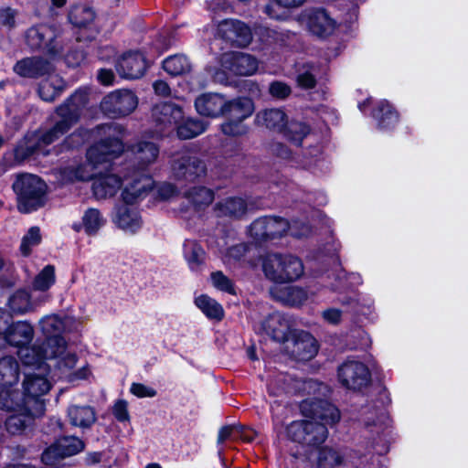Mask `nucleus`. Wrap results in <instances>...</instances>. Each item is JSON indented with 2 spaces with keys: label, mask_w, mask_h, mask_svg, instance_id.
<instances>
[{
  "label": "nucleus",
  "mask_w": 468,
  "mask_h": 468,
  "mask_svg": "<svg viewBox=\"0 0 468 468\" xmlns=\"http://www.w3.org/2000/svg\"><path fill=\"white\" fill-rule=\"evenodd\" d=\"M87 89L78 90L69 100L57 109L58 120L55 125L45 133L27 135L15 150L16 159L23 161L33 154L46 155V147L58 140L77 122L82 108L88 103Z\"/></svg>",
  "instance_id": "obj_1"
},
{
  "label": "nucleus",
  "mask_w": 468,
  "mask_h": 468,
  "mask_svg": "<svg viewBox=\"0 0 468 468\" xmlns=\"http://www.w3.org/2000/svg\"><path fill=\"white\" fill-rule=\"evenodd\" d=\"M108 137L95 144L87 152V164L76 167H66L63 174L68 180L86 181L93 179L92 170L99 165L112 161L123 151L122 137L123 130L117 124L99 127Z\"/></svg>",
  "instance_id": "obj_2"
},
{
  "label": "nucleus",
  "mask_w": 468,
  "mask_h": 468,
  "mask_svg": "<svg viewBox=\"0 0 468 468\" xmlns=\"http://www.w3.org/2000/svg\"><path fill=\"white\" fill-rule=\"evenodd\" d=\"M311 228L303 222L293 221L290 224L279 217H263L256 219L250 227V235L255 240L261 242L282 238L290 233L295 238L309 235Z\"/></svg>",
  "instance_id": "obj_3"
},
{
  "label": "nucleus",
  "mask_w": 468,
  "mask_h": 468,
  "mask_svg": "<svg viewBox=\"0 0 468 468\" xmlns=\"http://www.w3.org/2000/svg\"><path fill=\"white\" fill-rule=\"evenodd\" d=\"M262 271L268 280L276 283H286L302 277L304 268L296 256L274 253L264 258Z\"/></svg>",
  "instance_id": "obj_4"
},
{
  "label": "nucleus",
  "mask_w": 468,
  "mask_h": 468,
  "mask_svg": "<svg viewBox=\"0 0 468 468\" xmlns=\"http://www.w3.org/2000/svg\"><path fill=\"white\" fill-rule=\"evenodd\" d=\"M13 189L17 196L19 211L29 213L43 206L46 184L38 176L19 175L13 184Z\"/></svg>",
  "instance_id": "obj_5"
},
{
  "label": "nucleus",
  "mask_w": 468,
  "mask_h": 468,
  "mask_svg": "<svg viewBox=\"0 0 468 468\" xmlns=\"http://www.w3.org/2000/svg\"><path fill=\"white\" fill-rule=\"evenodd\" d=\"M20 399V392H5L0 395V408L15 412L5 420V429L12 435L22 433L36 418L41 416L32 414L31 406L27 405Z\"/></svg>",
  "instance_id": "obj_6"
},
{
  "label": "nucleus",
  "mask_w": 468,
  "mask_h": 468,
  "mask_svg": "<svg viewBox=\"0 0 468 468\" xmlns=\"http://www.w3.org/2000/svg\"><path fill=\"white\" fill-rule=\"evenodd\" d=\"M49 368H43L41 372L27 374L23 381V393L20 392L21 401L31 406V412L35 415H43L45 412V402L42 396L47 394L51 383L47 378Z\"/></svg>",
  "instance_id": "obj_7"
},
{
  "label": "nucleus",
  "mask_w": 468,
  "mask_h": 468,
  "mask_svg": "<svg viewBox=\"0 0 468 468\" xmlns=\"http://www.w3.org/2000/svg\"><path fill=\"white\" fill-rule=\"evenodd\" d=\"M58 346L50 349L48 356L50 360H54L53 367L58 371L59 378H66L69 382L87 379L90 375L88 366H83L78 370L73 371V367L77 363L75 354L67 350L66 341L57 340Z\"/></svg>",
  "instance_id": "obj_8"
},
{
  "label": "nucleus",
  "mask_w": 468,
  "mask_h": 468,
  "mask_svg": "<svg viewBox=\"0 0 468 468\" xmlns=\"http://www.w3.org/2000/svg\"><path fill=\"white\" fill-rule=\"evenodd\" d=\"M170 173L176 180L194 182L206 175L207 165L198 156L183 151L172 156Z\"/></svg>",
  "instance_id": "obj_9"
},
{
  "label": "nucleus",
  "mask_w": 468,
  "mask_h": 468,
  "mask_svg": "<svg viewBox=\"0 0 468 468\" xmlns=\"http://www.w3.org/2000/svg\"><path fill=\"white\" fill-rule=\"evenodd\" d=\"M287 433L292 441L312 446L322 444L328 435L324 424L311 419L292 421L287 427Z\"/></svg>",
  "instance_id": "obj_10"
},
{
  "label": "nucleus",
  "mask_w": 468,
  "mask_h": 468,
  "mask_svg": "<svg viewBox=\"0 0 468 468\" xmlns=\"http://www.w3.org/2000/svg\"><path fill=\"white\" fill-rule=\"evenodd\" d=\"M138 105V98L130 90H116L106 95L101 109L104 114L112 118L126 116L132 113Z\"/></svg>",
  "instance_id": "obj_11"
},
{
  "label": "nucleus",
  "mask_w": 468,
  "mask_h": 468,
  "mask_svg": "<svg viewBox=\"0 0 468 468\" xmlns=\"http://www.w3.org/2000/svg\"><path fill=\"white\" fill-rule=\"evenodd\" d=\"M299 22L319 37H326L334 33L336 22L323 8L305 9L298 16Z\"/></svg>",
  "instance_id": "obj_12"
},
{
  "label": "nucleus",
  "mask_w": 468,
  "mask_h": 468,
  "mask_svg": "<svg viewBox=\"0 0 468 468\" xmlns=\"http://www.w3.org/2000/svg\"><path fill=\"white\" fill-rule=\"evenodd\" d=\"M183 118L182 108L172 102L156 104L152 110V119L156 133L160 135L169 134L175 131L176 124L183 121Z\"/></svg>",
  "instance_id": "obj_13"
},
{
  "label": "nucleus",
  "mask_w": 468,
  "mask_h": 468,
  "mask_svg": "<svg viewBox=\"0 0 468 468\" xmlns=\"http://www.w3.org/2000/svg\"><path fill=\"white\" fill-rule=\"evenodd\" d=\"M154 180L146 175L133 174L126 176L121 193L122 203L136 206L153 189Z\"/></svg>",
  "instance_id": "obj_14"
},
{
  "label": "nucleus",
  "mask_w": 468,
  "mask_h": 468,
  "mask_svg": "<svg viewBox=\"0 0 468 468\" xmlns=\"http://www.w3.org/2000/svg\"><path fill=\"white\" fill-rule=\"evenodd\" d=\"M301 411L306 419L320 420L325 427L335 425L341 418L339 410L324 400L306 399L301 404Z\"/></svg>",
  "instance_id": "obj_15"
},
{
  "label": "nucleus",
  "mask_w": 468,
  "mask_h": 468,
  "mask_svg": "<svg viewBox=\"0 0 468 468\" xmlns=\"http://www.w3.org/2000/svg\"><path fill=\"white\" fill-rule=\"evenodd\" d=\"M338 379L346 388L356 389L369 382L370 373L362 362L347 360L338 368Z\"/></svg>",
  "instance_id": "obj_16"
},
{
  "label": "nucleus",
  "mask_w": 468,
  "mask_h": 468,
  "mask_svg": "<svg viewBox=\"0 0 468 468\" xmlns=\"http://www.w3.org/2000/svg\"><path fill=\"white\" fill-rule=\"evenodd\" d=\"M220 65L235 75L251 76L257 71L259 62L250 54L228 52L221 56Z\"/></svg>",
  "instance_id": "obj_17"
},
{
  "label": "nucleus",
  "mask_w": 468,
  "mask_h": 468,
  "mask_svg": "<svg viewBox=\"0 0 468 468\" xmlns=\"http://www.w3.org/2000/svg\"><path fill=\"white\" fill-rule=\"evenodd\" d=\"M55 38V30L46 25L32 27L26 33V42L30 48L44 49L50 55H55L59 51Z\"/></svg>",
  "instance_id": "obj_18"
},
{
  "label": "nucleus",
  "mask_w": 468,
  "mask_h": 468,
  "mask_svg": "<svg viewBox=\"0 0 468 468\" xmlns=\"http://www.w3.org/2000/svg\"><path fill=\"white\" fill-rule=\"evenodd\" d=\"M48 295L33 299L26 289L15 291L7 299L6 307L11 315H24L36 311L37 306L48 301Z\"/></svg>",
  "instance_id": "obj_19"
},
{
  "label": "nucleus",
  "mask_w": 468,
  "mask_h": 468,
  "mask_svg": "<svg viewBox=\"0 0 468 468\" xmlns=\"http://www.w3.org/2000/svg\"><path fill=\"white\" fill-rule=\"evenodd\" d=\"M147 63L140 52H127L116 63V71L120 77L127 80H136L143 77L146 71Z\"/></svg>",
  "instance_id": "obj_20"
},
{
  "label": "nucleus",
  "mask_w": 468,
  "mask_h": 468,
  "mask_svg": "<svg viewBox=\"0 0 468 468\" xmlns=\"http://www.w3.org/2000/svg\"><path fill=\"white\" fill-rule=\"evenodd\" d=\"M226 105L227 97L218 92H205L195 100V108L197 113L209 118L223 116Z\"/></svg>",
  "instance_id": "obj_21"
},
{
  "label": "nucleus",
  "mask_w": 468,
  "mask_h": 468,
  "mask_svg": "<svg viewBox=\"0 0 468 468\" xmlns=\"http://www.w3.org/2000/svg\"><path fill=\"white\" fill-rule=\"evenodd\" d=\"M13 70L22 78L37 79L49 74L53 70V66L48 59L36 56L18 60Z\"/></svg>",
  "instance_id": "obj_22"
},
{
  "label": "nucleus",
  "mask_w": 468,
  "mask_h": 468,
  "mask_svg": "<svg viewBox=\"0 0 468 468\" xmlns=\"http://www.w3.org/2000/svg\"><path fill=\"white\" fill-rule=\"evenodd\" d=\"M218 34L225 39L237 43L239 46H247L252 39L250 27L239 20L226 19L218 26Z\"/></svg>",
  "instance_id": "obj_23"
},
{
  "label": "nucleus",
  "mask_w": 468,
  "mask_h": 468,
  "mask_svg": "<svg viewBox=\"0 0 468 468\" xmlns=\"http://www.w3.org/2000/svg\"><path fill=\"white\" fill-rule=\"evenodd\" d=\"M112 220L120 229L130 233L136 232L143 224L137 207L124 203L115 207Z\"/></svg>",
  "instance_id": "obj_24"
},
{
  "label": "nucleus",
  "mask_w": 468,
  "mask_h": 468,
  "mask_svg": "<svg viewBox=\"0 0 468 468\" xmlns=\"http://www.w3.org/2000/svg\"><path fill=\"white\" fill-rule=\"evenodd\" d=\"M123 180L113 173H101L93 177L91 189L97 199L114 197L122 186Z\"/></svg>",
  "instance_id": "obj_25"
},
{
  "label": "nucleus",
  "mask_w": 468,
  "mask_h": 468,
  "mask_svg": "<svg viewBox=\"0 0 468 468\" xmlns=\"http://www.w3.org/2000/svg\"><path fill=\"white\" fill-rule=\"evenodd\" d=\"M20 378V366L18 361L12 356H5L0 357V395L5 392H19L12 390L11 388L16 386Z\"/></svg>",
  "instance_id": "obj_26"
},
{
  "label": "nucleus",
  "mask_w": 468,
  "mask_h": 468,
  "mask_svg": "<svg viewBox=\"0 0 468 468\" xmlns=\"http://www.w3.org/2000/svg\"><path fill=\"white\" fill-rule=\"evenodd\" d=\"M3 335L9 346L21 349L32 341L34 328L27 321H18L6 327Z\"/></svg>",
  "instance_id": "obj_27"
},
{
  "label": "nucleus",
  "mask_w": 468,
  "mask_h": 468,
  "mask_svg": "<svg viewBox=\"0 0 468 468\" xmlns=\"http://www.w3.org/2000/svg\"><path fill=\"white\" fill-rule=\"evenodd\" d=\"M39 325L43 335L46 336L44 342L47 347L55 348L58 346L57 340L65 341L61 336L62 332L65 329V323L63 319L58 314H49L44 316L39 321Z\"/></svg>",
  "instance_id": "obj_28"
},
{
  "label": "nucleus",
  "mask_w": 468,
  "mask_h": 468,
  "mask_svg": "<svg viewBox=\"0 0 468 468\" xmlns=\"http://www.w3.org/2000/svg\"><path fill=\"white\" fill-rule=\"evenodd\" d=\"M50 353V348L47 347L46 343L43 341L41 345H34L33 346H24L19 349L18 356L26 366L36 367L37 370L43 368H50V365H46V360H50L48 356Z\"/></svg>",
  "instance_id": "obj_29"
},
{
  "label": "nucleus",
  "mask_w": 468,
  "mask_h": 468,
  "mask_svg": "<svg viewBox=\"0 0 468 468\" xmlns=\"http://www.w3.org/2000/svg\"><path fill=\"white\" fill-rule=\"evenodd\" d=\"M132 152L140 169L154 164L159 155V147L154 142L140 140L132 146Z\"/></svg>",
  "instance_id": "obj_30"
},
{
  "label": "nucleus",
  "mask_w": 468,
  "mask_h": 468,
  "mask_svg": "<svg viewBox=\"0 0 468 468\" xmlns=\"http://www.w3.org/2000/svg\"><path fill=\"white\" fill-rule=\"evenodd\" d=\"M290 326L289 320L280 313L271 314L263 324L267 335L278 342H283L287 339Z\"/></svg>",
  "instance_id": "obj_31"
},
{
  "label": "nucleus",
  "mask_w": 468,
  "mask_h": 468,
  "mask_svg": "<svg viewBox=\"0 0 468 468\" xmlns=\"http://www.w3.org/2000/svg\"><path fill=\"white\" fill-rule=\"evenodd\" d=\"M254 111V105L250 99L239 97L235 99L227 98V105L224 109V115L229 119L243 121L250 117Z\"/></svg>",
  "instance_id": "obj_32"
},
{
  "label": "nucleus",
  "mask_w": 468,
  "mask_h": 468,
  "mask_svg": "<svg viewBox=\"0 0 468 468\" xmlns=\"http://www.w3.org/2000/svg\"><path fill=\"white\" fill-rule=\"evenodd\" d=\"M106 219L97 208H88L83 213L81 223H74L72 228L76 231L83 229L87 235L92 236L105 225Z\"/></svg>",
  "instance_id": "obj_33"
},
{
  "label": "nucleus",
  "mask_w": 468,
  "mask_h": 468,
  "mask_svg": "<svg viewBox=\"0 0 468 468\" xmlns=\"http://www.w3.org/2000/svg\"><path fill=\"white\" fill-rule=\"evenodd\" d=\"M68 417L71 425L82 429L90 428L96 420L95 411L90 406L72 405L68 409Z\"/></svg>",
  "instance_id": "obj_34"
},
{
  "label": "nucleus",
  "mask_w": 468,
  "mask_h": 468,
  "mask_svg": "<svg viewBox=\"0 0 468 468\" xmlns=\"http://www.w3.org/2000/svg\"><path fill=\"white\" fill-rule=\"evenodd\" d=\"M318 351L315 338L308 333H302L294 342L292 352L299 360H310Z\"/></svg>",
  "instance_id": "obj_35"
},
{
  "label": "nucleus",
  "mask_w": 468,
  "mask_h": 468,
  "mask_svg": "<svg viewBox=\"0 0 468 468\" xmlns=\"http://www.w3.org/2000/svg\"><path fill=\"white\" fill-rule=\"evenodd\" d=\"M285 117L282 110L269 109L258 112L255 122L268 129L282 131L285 124Z\"/></svg>",
  "instance_id": "obj_36"
},
{
  "label": "nucleus",
  "mask_w": 468,
  "mask_h": 468,
  "mask_svg": "<svg viewBox=\"0 0 468 468\" xmlns=\"http://www.w3.org/2000/svg\"><path fill=\"white\" fill-rule=\"evenodd\" d=\"M207 129L205 122L196 118H183L175 130L181 140H188L203 133Z\"/></svg>",
  "instance_id": "obj_37"
},
{
  "label": "nucleus",
  "mask_w": 468,
  "mask_h": 468,
  "mask_svg": "<svg viewBox=\"0 0 468 468\" xmlns=\"http://www.w3.org/2000/svg\"><path fill=\"white\" fill-rule=\"evenodd\" d=\"M65 87L64 80L57 74H48L41 82L38 89L39 96L43 101H52Z\"/></svg>",
  "instance_id": "obj_38"
},
{
  "label": "nucleus",
  "mask_w": 468,
  "mask_h": 468,
  "mask_svg": "<svg viewBox=\"0 0 468 468\" xmlns=\"http://www.w3.org/2000/svg\"><path fill=\"white\" fill-rule=\"evenodd\" d=\"M373 116L378 120V125L381 129H391L399 121L398 113L386 101H379L377 109L374 111Z\"/></svg>",
  "instance_id": "obj_39"
},
{
  "label": "nucleus",
  "mask_w": 468,
  "mask_h": 468,
  "mask_svg": "<svg viewBox=\"0 0 468 468\" xmlns=\"http://www.w3.org/2000/svg\"><path fill=\"white\" fill-rule=\"evenodd\" d=\"M195 304L209 319L221 320L224 316L221 304L207 294L196 297Z\"/></svg>",
  "instance_id": "obj_40"
},
{
  "label": "nucleus",
  "mask_w": 468,
  "mask_h": 468,
  "mask_svg": "<svg viewBox=\"0 0 468 468\" xmlns=\"http://www.w3.org/2000/svg\"><path fill=\"white\" fill-rule=\"evenodd\" d=\"M247 208L246 202L241 197H229L217 204L216 210L218 216L239 218Z\"/></svg>",
  "instance_id": "obj_41"
},
{
  "label": "nucleus",
  "mask_w": 468,
  "mask_h": 468,
  "mask_svg": "<svg viewBox=\"0 0 468 468\" xmlns=\"http://www.w3.org/2000/svg\"><path fill=\"white\" fill-rule=\"evenodd\" d=\"M284 136L295 145H300L309 134L310 128L303 122L291 121L282 128Z\"/></svg>",
  "instance_id": "obj_42"
},
{
  "label": "nucleus",
  "mask_w": 468,
  "mask_h": 468,
  "mask_svg": "<svg viewBox=\"0 0 468 468\" xmlns=\"http://www.w3.org/2000/svg\"><path fill=\"white\" fill-rule=\"evenodd\" d=\"M184 257L191 270H197L205 260V251L195 240L186 239L184 243Z\"/></svg>",
  "instance_id": "obj_43"
},
{
  "label": "nucleus",
  "mask_w": 468,
  "mask_h": 468,
  "mask_svg": "<svg viewBox=\"0 0 468 468\" xmlns=\"http://www.w3.org/2000/svg\"><path fill=\"white\" fill-rule=\"evenodd\" d=\"M279 301L290 306H299L308 298L305 290L297 286H290L281 290L276 296Z\"/></svg>",
  "instance_id": "obj_44"
},
{
  "label": "nucleus",
  "mask_w": 468,
  "mask_h": 468,
  "mask_svg": "<svg viewBox=\"0 0 468 468\" xmlns=\"http://www.w3.org/2000/svg\"><path fill=\"white\" fill-rule=\"evenodd\" d=\"M163 69L172 76H178L189 72L191 64L186 57L174 55L164 60Z\"/></svg>",
  "instance_id": "obj_45"
},
{
  "label": "nucleus",
  "mask_w": 468,
  "mask_h": 468,
  "mask_svg": "<svg viewBox=\"0 0 468 468\" xmlns=\"http://www.w3.org/2000/svg\"><path fill=\"white\" fill-rule=\"evenodd\" d=\"M58 450L60 451L58 454L62 456V458L69 457L80 452L84 449L83 441L73 436H66L58 439L57 441Z\"/></svg>",
  "instance_id": "obj_46"
},
{
  "label": "nucleus",
  "mask_w": 468,
  "mask_h": 468,
  "mask_svg": "<svg viewBox=\"0 0 468 468\" xmlns=\"http://www.w3.org/2000/svg\"><path fill=\"white\" fill-rule=\"evenodd\" d=\"M275 4H269L265 6V13L267 16L271 18L282 20L285 18V15L283 12H281L278 7L279 5L281 7L286 8V9H292L297 8L303 5L306 0H273Z\"/></svg>",
  "instance_id": "obj_47"
},
{
  "label": "nucleus",
  "mask_w": 468,
  "mask_h": 468,
  "mask_svg": "<svg viewBox=\"0 0 468 468\" xmlns=\"http://www.w3.org/2000/svg\"><path fill=\"white\" fill-rule=\"evenodd\" d=\"M318 465L319 468H343L344 460L338 452L324 448L319 452Z\"/></svg>",
  "instance_id": "obj_48"
},
{
  "label": "nucleus",
  "mask_w": 468,
  "mask_h": 468,
  "mask_svg": "<svg viewBox=\"0 0 468 468\" xmlns=\"http://www.w3.org/2000/svg\"><path fill=\"white\" fill-rule=\"evenodd\" d=\"M55 268L52 265H47L35 277L32 286L36 291L46 292L55 283Z\"/></svg>",
  "instance_id": "obj_49"
},
{
  "label": "nucleus",
  "mask_w": 468,
  "mask_h": 468,
  "mask_svg": "<svg viewBox=\"0 0 468 468\" xmlns=\"http://www.w3.org/2000/svg\"><path fill=\"white\" fill-rule=\"evenodd\" d=\"M69 18L74 26L83 27L93 21L94 12L90 7L77 5L70 10Z\"/></svg>",
  "instance_id": "obj_50"
},
{
  "label": "nucleus",
  "mask_w": 468,
  "mask_h": 468,
  "mask_svg": "<svg viewBox=\"0 0 468 468\" xmlns=\"http://www.w3.org/2000/svg\"><path fill=\"white\" fill-rule=\"evenodd\" d=\"M186 195L189 201L197 207L209 205L214 198L213 192L203 186L193 187Z\"/></svg>",
  "instance_id": "obj_51"
},
{
  "label": "nucleus",
  "mask_w": 468,
  "mask_h": 468,
  "mask_svg": "<svg viewBox=\"0 0 468 468\" xmlns=\"http://www.w3.org/2000/svg\"><path fill=\"white\" fill-rule=\"evenodd\" d=\"M41 240L40 229L37 227H31L23 237L20 250L25 256H27L33 247L38 245Z\"/></svg>",
  "instance_id": "obj_52"
},
{
  "label": "nucleus",
  "mask_w": 468,
  "mask_h": 468,
  "mask_svg": "<svg viewBox=\"0 0 468 468\" xmlns=\"http://www.w3.org/2000/svg\"><path fill=\"white\" fill-rule=\"evenodd\" d=\"M221 132L228 136H241L248 133V126L240 120L228 119L220 126Z\"/></svg>",
  "instance_id": "obj_53"
},
{
  "label": "nucleus",
  "mask_w": 468,
  "mask_h": 468,
  "mask_svg": "<svg viewBox=\"0 0 468 468\" xmlns=\"http://www.w3.org/2000/svg\"><path fill=\"white\" fill-rule=\"evenodd\" d=\"M213 286L224 292L236 294L233 282L227 277L222 271H214L210 275Z\"/></svg>",
  "instance_id": "obj_54"
},
{
  "label": "nucleus",
  "mask_w": 468,
  "mask_h": 468,
  "mask_svg": "<svg viewBox=\"0 0 468 468\" xmlns=\"http://www.w3.org/2000/svg\"><path fill=\"white\" fill-rule=\"evenodd\" d=\"M315 72L316 69L314 66L303 67L296 77L298 86L303 89L314 88L316 84Z\"/></svg>",
  "instance_id": "obj_55"
},
{
  "label": "nucleus",
  "mask_w": 468,
  "mask_h": 468,
  "mask_svg": "<svg viewBox=\"0 0 468 468\" xmlns=\"http://www.w3.org/2000/svg\"><path fill=\"white\" fill-rule=\"evenodd\" d=\"M17 14V10L9 6L0 8V26L9 30L15 28Z\"/></svg>",
  "instance_id": "obj_56"
},
{
  "label": "nucleus",
  "mask_w": 468,
  "mask_h": 468,
  "mask_svg": "<svg viewBox=\"0 0 468 468\" xmlns=\"http://www.w3.org/2000/svg\"><path fill=\"white\" fill-rule=\"evenodd\" d=\"M248 250V247L244 243L236 244L228 249L224 261L230 263L232 261H237L241 260Z\"/></svg>",
  "instance_id": "obj_57"
},
{
  "label": "nucleus",
  "mask_w": 468,
  "mask_h": 468,
  "mask_svg": "<svg viewBox=\"0 0 468 468\" xmlns=\"http://www.w3.org/2000/svg\"><path fill=\"white\" fill-rule=\"evenodd\" d=\"M59 450L57 442L48 447L42 453V462L48 465H55L57 464L62 458L59 453Z\"/></svg>",
  "instance_id": "obj_58"
},
{
  "label": "nucleus",
  "mask_w": 468,
  "mask_h": 468,
  "mask_svg": "<svg viewBox=\"0 0 468 468\" xmlns=\"http://www.w3.org/2000/svg\"><path fill=\"white\" fill-rule=\"evenodd\" d=\"M269 91L275 98L284 99L290 95L291 88L284 82L274 81L271 83Z\"/></svg>",
  "instance_id": "obj_59"
},
{
  "label": "nucleus",
  "mask_w": 468,
  "mask_h": 468,
  "mask_svg": "<svg viewBox=\"0 0 468 468\" xmlns=\"http://www.w3.org/2000/svg\"><path fill=\"white\" fill-rule=\"evenodd\" d=\"M130 391L137 398H153L156 395L155 389L141 383H133Z\"/></svg>",
  "instance_id": "obj_60"
},
{
  "label": "nucleus",
  "mask_w": 468,
  "mask_h": 468,
  "mask_svg": "<svg viewBox=\"0 0 468 468\" xmlns=\"http://www.w3.org/2000/svg\"><path fill=\"white\" fill-rule=\"evenodd\" d=\"M112 413L119 421H128L130 415L128 412V405L125 400L120 399L115 402Z\"/></svg>",
  "instance_id": "obj_61"
},
{
  "label": "nucleus",
  "mask_w": 468,
  "mask_h": 468,
  "mask_svg": "<svg viewBox=\"0 0 468 468\" xmlns=\"http://www.w3.org/2000/svg\"><path fill=\"white\" fill-rule=\"evenodd\" d=\"M207 71L211 76L212 80L220 84H227L229 81L228 69L222 67V69L209 67L207 69Z\"/></svg>",
  "instance_id": "obj_62"
},
{
  "label": "nucleus",
  "mask_w": 468,
  "mask_h": 468,
  "mask_svg": "<svg viewBox=\"0 0 468 468\" xmlns=\"http://www.w3.org/2000/svg\"><path fill=\"white\" fill-rule=\"evenodd\" d=\"M322 316L327 323L337 324L341 321L342 313L336 308H329L322 313Z\"/></svg>",
  "instance_id": "obj_63"
},
{
  "label": "nucleus",
  "mask_w": 468,
  "mask_h": 468,
  "mask_svg": "<svg viewBox=\"0 0 468 468\" xmlns=\"http://www.w3.org/2000/svg\"><path fill=\"white\" fill-rule=\"evenodd\" d=\"M88 137L87 132H77L72 133L69 138L66 140V144L68 147H76L80 144H82Z\"/></svg>",
  "instance_id": "obj_64"
}]
</instances>
